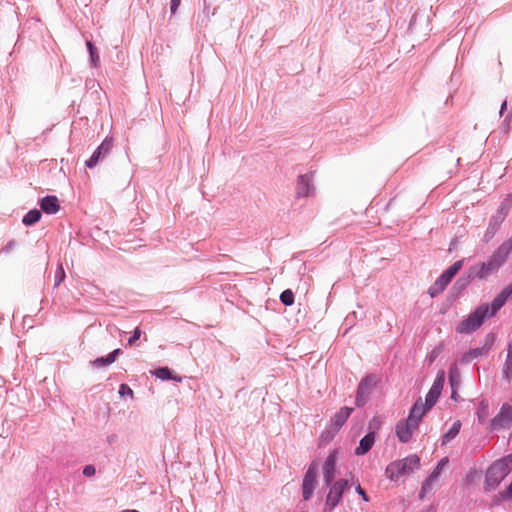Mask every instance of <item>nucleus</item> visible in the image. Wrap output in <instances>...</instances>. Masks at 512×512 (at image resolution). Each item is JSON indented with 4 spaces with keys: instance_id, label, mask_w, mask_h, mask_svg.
Instances as JSON below:
<instances>
[{
    "instance_id": "nucleus-27",
    "label": "nucleus",
    "mask_w": 512,
    "mask_h": 512,
    "mask_svg": "<svg viewBox=\"0 0 512 512\" xmlns=\"http://www.w3.org/2000/svg\"><path fill=\"white\" fill-rule=\"evenodd\" d=\"M154 375L161 380L172 379V372L167 367L158 368L155 370Z\"/></svg>"
},
{
    "instance_id": "nucleus-36",
    "label": "nucleus",
    "mask_w": 512,
    "mask_h": 512,
    "mask_svg": "<svg viewBox=\"0 0 512 512\" xmlns=\"http://www.w3.org/2000/svg\"><path fill=\"white\" fill-rule=\"evenodd\" d=\"M15 246L16 242L14 240H11L2 248V252L9 253L15 248Z\"/></svg>"
},
{
    "instance_id": "nucleus-26",
    "label": "nucleus",
    "mask_w": 512,
    "mask_h": 512,
    "mask_svg": "<svg viewBox=\"0 0 512 512\" xmlns=\"http://www.w3.org/2000/svg\"><path fill=\"white\" fill-rule=\"evenodd\" d=\"M280 301L285 306H290L294 303V294L290 289L283 291L280 295Z\"/></svg>"
},
{
    "instance_id": "nucleus-29",
    "label": "nucleus",
    "mask_w": 512,
    "mask_h": 512,
    "mask_svg": "<svg viewBox=\"0 0 512 512\" xmlns=\"http://www.w3.org/2000/svg\"><path fill=\"white\" fill-rule=\"evenodd\" d=\"M436 480H430V476L425 480V482L422 484L421 491L419 494L420 498H424L426 493H428L432 489V485Z\"/></svg>"
},
{
    "instance_id": "nucleus-11",
    "label": "nucleus",
    "mask_w": 512,
    "mask_h": 512,
    "mask_svg": "<svg viewBox=\"0 0 512 512\" xmlns=\"http://www.w3.org/2000/svg\"><path fill=\"white\" fill-rule=\"evenodd\" d=\"M317 465L315 463H312L303 479L302 483V491H303V498L304 500H309L314 492L315 485H316V478H317Z\"/></svg>"
},
{
    "instance_id": "nucleus-40",
    "label": "nucleus",
    "mask_w": 512,
    "mask_h": 512,
    "mask_svg": "<svg viewBox=\"0 0 512 512\" xmlns=\"http://www.w3.org/2000/svg\"><path fill=\"white\" fill-rule=\"evenodd\" d=\"M511 119H512V115L511 114H507L505 116V119H504L503 123H506V130L508 129V125H509V122L511 121Z\"/></svg>"
},
{
    "instance_id": "nucleus-28",
    "label": "nucleus",
    "mask_w": 512,
    "mask_h": 512,
    "mask_svg": "<svg viewBox=\"0 0 512 512\" xmlns=\"http://www.w3.org/2000/svg\"><path fill=\"white\" fill-rule=\"evenodd\" d=\"M65 271L63 267L60 265L55 271L54 275V287H58L65 279Z\"/></svg>"
},
{
    "instance_id": "nucleus-30",
    "label": "nucleus",
    "mask_w": 512,
    "mask_h": 512,
    "mask_svg": "<svg viewBox=\"0 0 512 512\" xmlns=\"http://www.w3.org/2000/svg\"><path fill=\"white\" fill-rule=\"evenodd\" d=\"M497 416H512V400L502 405L500 412L498 413Z\"/></svg>"
},
{
    "instance_id": "nucleus-23",
    "label": "nucleus",
    "mask_w": 512,
    "mask_h": 512,
    "mask_svg": "<svg viewBox=\"0 0 512 512\" xmlns=\"http://www.w3.org/2000/svg\"><path fill=\"white\" fill-rule=\"evenodd\" d=\"M512 425V418H492L490 426L492 429H500L510 427Z\"/></svg>"
},
{
    "instance_id": "nucleus-35",
    "label": "nucleus",
    "mask_w": 512,
    "mask_h": 512,
    "mask_svg": "<svg viewBox=\"0 0 512 512\" xmlns=\"http://www.w3.org/2000/svg\"><path fill=\"white\" fill-rule=\"evenodd\" d=\"M355 491L358 495L361 496V498L363 499V501L365 502H369L370 499L368 497V495L366 494V492L364 491V489L360 486V484H358L356 487H355Z\"/></svg>"
},
{
    "instance_id": "nucleus-31",
    "label": "nucleus",
    "mask_w": 512,
    "mask_h": 512,
    "mask_svg": "<svg viewBox=\"0 0 512 512\" xmlns=\"http://www.w3.org/2000/svg\"><path fill=\"white\" fill-rule=\"evenodd\" d=\"M489 413V405L485 401H481L476 416H486Z\"/></svg>"
},
{
    "instance_id": "nucleus-3",
    "label": "nucleus",
    "mask_w": 512,
    "mask_h": 512,
    "mask_svg": "<svg viewBox=\"0 0 512 512\" xmlns=\"http://www.w3.org/2000/svg\"><path fill=\"white\" fill-rule=\"evenodd\" d=\"M512 470V453L495 461L487 470L485 476L486 490L495 489Z\"/></svg>"
},
{
    "instance_id": "nucleus-39",
    "label": "nucleus",
    "mask_w": 512,
    "mask_h": 512,
    "mask_svg": "<svg viewBox=\"0 0 512 512\" xmlns=\"http://www.w3.org/2000/svg\"><path fill=\"white\" fill-rule=\"evenodd\" d=\"M506 109H507V101L504 100L500 107V112H499L500 116L504 115V112Z\"/></svg>"
},
{
    "instance_id": "nucleus-10",
    "label": "nucleus",
    "mask_w": 512,
    "mask_h": 512,
    "mask_svg": "<svg viewBox=\"0 0 512 512\" xmlns=\"http://www.w3.org/2000/svg\"><path fill=\"white\" fill-rule=\"evenodd\" d=\"M113 147L112 139L106 138L93 152L91 157L85 162L87 168H94L99 161L105 159L111 152Z\"/></svg>"
},
{
    "instance_id": "nucleus-25",
    "label": "nucleus",
    "mask_w": 512,
    "mask_h": 512,
    "mask_svg": "<svg viewBox=\"0 0 512 512\" xmlns=\"http://www.w3.org/2000/svg\"><path fill=\"white\" fill-rule=\"evenodd\" d=\"M447 463H448V458L441 459L438 462V464L435 467V469L429 475L430 476V480H437L439 478L443 468L447 465Z\"/></svg>"
},
{
    "instance_id": "nucleus-1",
    "label": "nucleus",
    "mask_w": 512,
    "mask_h": 512,
    "mask_svg": "<svg viewBox=\"0 0 512 512\" xmlns=\"http://www.w3.org/2000/svg\"><path fill=\"white\" fill-rule=\"evenodd\" d=\"M512 295V285L503 288L492 300L490 304L484 303L479 305L457 326L458 334H470L479 329L486 319L496 315V313L504 306L508 298Z\"/></svg>"
},
{
    "instance_id": "nucleus-24",
    "label": "nucleus",
    "mask_w": 512,
    "mask_h": 512,
    "mask_svg": "<svg viewBox=\"0 0 512 512\" xmlns=\"http://www.w3.org/2000/svg\"><path fill=\"white\" fill-rule=\"evenodd\" d=\"M472 279L474 278L471 276V273L468 270V274L466 276H461L457 279V281L454 284V288L457 289L458 291H462L470 284Z\"/></svg>"
},
{
    "instance_id": "nucleus-12",
    "label": "nucleus",
    "mask_w": 512,
    "mask_h": 512,
    "mask_svg": "<svg viewBox=\"0 0 512 512\" xmlns=\"http://www.w3.org/2000/svg\"><path fill=\"white\" fill-rule=\"evenodd\" d=\"M314 192L313 174L299 175L297 179L296 196L298 198L309 197L312 196Z\"/></svg>"
},
{
    "instance_id": "nucleus-33",
    "label": "nucleus",
    "mask_w": 512,
    "mask_h": 512,
    "mask_svg": "<svg viewBox=\"0 0 512 512\" xmlns=\"http://www.w3.org/2000/svg\"><path fill=\"white\" fill-rule=\"evenodd\" d=\"M119 394L121 397H132L133 391L127 384H121L119 387Z\"/></svg>"
},
{
    "instance_id": "nucleus-38",
    "label": "nucleus",
    "mask_w": 512,
    "mask_h": 512,
    "mask_svg": "<svg viewBox=\"0 0 512 512\" xmlns=\"http://www.w3.org/2000/svg\"><path fill=\"white\" fill-rule=\"evenodd\" d=\"M353 409L349 407H343L338 414L335 416H349L352 413Z\"/></svg>"
},
{
    "instance_id": "nucleus-15",
    "label": "nucleus",
    "mask_w": 512,
    "mask_h": 512,
    "mask_svg": "<svg viewBox=\"0 0 512 512\" xmlns=\"http://www.w3.org/2000/svg\"><path fill=\"white\" fill-rule=\"evenodd\" d=\"M345 418H336L330 421L329 425L326 426L325 430L321 433L319 442L321 445L329 443L340 428L344 425Z\"/></svg>"
},
{
    "instance_id": "nucleus-17",
    "label": "nucleus",
    "mask_w": 512,
    "mask_h": 512,
    "mask_svg": "<svg viewBox=\"0 0 512 512\" xmlns=\"http://www.w3.org/2000/svg\"><path fill=\"white\" fill-rule=\"evenodd\" d=\"M471 276L480 280L486 279L492 273L493 269L486 262L479 263L469 268Z\"/></svg>"
},
{
    "instance_id": "nucleus-20",
    "label": "nucleus",
    "mask_w": 512,
    "mask_h": 512,
    "mask_svg": "<svg viewBox=\"0 0 512 512\" xmlns=\"http://www.w3.org/2000/svg\"><path fill=\"white\" fill-rule=\"evenodd\" d=\"M461 426L462 424L459 420L455 421L452 424V426L448 429V431L444 433L442 438V445H446L451 440H453L459 434Z\"/></svg>"
},
{
    "instance_id": "nucleus-13",
    "label": "nucleus",
    "mask_w": 512,
    "mask_h": 512,
    "mask_svg": "<svg viewBox=\"0 0 512 512\" xmlns=\"http://www.w3.org/2000/svg\"><path fill=\"white\" fill-rule=\"evenodd\" d=\"M494 342V337L492 335H488L486 343L482 347H477L470 349L468 352L464 353L461 361L463 363H470L473 360L486 356Z\"/></svg>"
},
{
    "instance_id": "nucleus-14",
    "label": "nucleus",
    "mask_w": 512,
    "mask_h": 512,
    "mask_svg": "<svg viewBox=\"0 0 512 512\" xmlns=\"http://www.w3.org/2000/svg\"><path fill=\"white\" fill-rule=\"evenodd\" d=\"M337 451L330 452L323 465V478L326 485H330L336 476Z\"/></svg>"
},
{
    "instance_id": "nucleus-37",
    "label": "nucleus",
    "mask_w": 512,
    "mask_h": 512,
    "mask_svg": "<svg viewBox=\"0 0 512 512\" xmlns=\"http://www.w3.org/2000/svg\"><path fill=\"white\" fill-rule=\"evenodd\" d=\"M181 0H171L170 11L172 14H175L180 6Z\"/></svg>"
},
{
    "instance_id": "nucleus-6",
    "label": "nucleus",
    "mask_w": 512,
    "mask_h": 512,
    "mask_svg": "<svg viewBox=\"0 0 512 512\" xmlns=\"http://www.w3.org/2000/svg\"><path fill=\"white\" fill-rule=\"evenodd\" d=\"M421 418H403L395 426L397 438L402 443H407L418 430Z\"/></svg>"
},
{
    "instance_id": "nucleus-5",
    "label": "nucleus",
    "mask_w": 512,
    "mask_h": 512,
    "mask_svg": "<svg viewBox=\"0 0 512 512\" xmlns=\"http://www.w3.org/2000/svg\"><path fill=\"white\" fill-rule=\"evenodd\" d=\"M464 263V259L458 260L448 267L428 289L429 295L434 298L442 293L447 285L451 282L453 277L459 272Z\"/></svg>"
},
{
    "instance_id": "nucleus-18",
    "label": "nucleus",
    "mask_w": 512,
    "mask_h": 512,
    "mask_svg": "<svg viewBox=\"0 0 512 512\" xmlns=\"http://www.w3.org/2000/svg\"><path fill=\"white\" fill-rule=\"evenodd\" d=\"M375 443V434L370 432L365 435L359 442L358 447L355 449V454L358 456L366 454Z\"/></svg>"
},
{
    "instance_id": "nucleus-16",
    "label": "nucleus",
    "mask_w": 512,
    "mask_h": 512,
    "mask_svg": "<svg viewBox=\"0 0 512 512\" xmlns=\"http://www.w3.org/2000/svg\"><path fill=\"white\" fill-rule=\"evenodd\" d=\"M41 210L46 214H55L59 211L60 205L56 196H45L39 201Z\"/></svg>"
},
{
    "instance_id": "nucleus-4",
    "label": "nucleus",
    "mask_w": 512,
    "mask_h": 512,
    "mask_svg": "<svg viewBox=\"0 0 512 512\" xmlns=\"http://www.w3.org/2000/svg\"><path fill=\"white\" fill-rule=\"evenodd\" d=\"M419 468L420 458L413 454L391 462L385 469V475L389 480L397 481L401 476L409 475Z\"/></svg>"
},
{
    "instance_id": "nucleus-7",
    "label": "nucleus",
    "mask_w": 512,
    "mask_h": 512,
    "mask_svg": "<svg viewBox=\"0 0 512 512\" xmlns=\"http://www.w3.org/2000/svg\"><path fill=\"white\" fill-rule=\"evenodd\" d=\"M328 486L329 492L326 497L325 505L329 510H333L341 502L344 492L350 485L348 480L339 479Z\"/></svg>"
},
{
    "instance_id": "nucleus-22",
    "label": "nucleus",
    "mask_w": 512,
    "mask_h": 512,
    "mask_svg": "<svg viewBox=\"0 0 512 512\" xmlns=\"http://www.w3.org/2000/svg\"><path fill=\"white\" fill-rule=\"evenodd\" d=\"M41 218V212L37 209H32L26 213L22 219V222L26 226H32L37 223Z\"/></svg>"
},
{
    "instance_id": "nucleus-34",
    "label": "nucleus",
    "mask_w": 512,
    "mask_h": 512,
    "mask_svg": "<svg viewBox=\"0 0 512 512\" xmlns=\"http://www.w3.org/2000/svg\"><path fill=\"white\" fill-rule=\"evenodd\" d=\"M95 473H96V469L93 465H86L83 468V475L86 477H91V476L95 475Z\"/></svg>"
},
{
    "instance_id": "nucleus-8",
    "label": "nucleus",
    "mask_w": 512,
    "mask_h": 512,
    "mask_svg": "<svg viewBox=\"0 0 512 512\" xmlns=\"http://www.w3.org/2000/svg\"><path fill=\"white\" fill-rule=\"evenodd\" d=\"M512 251V238L503 242L486 262L494 272H497L507 261Z\"/></svg>"
},
{
    "instance_id": "nucleus-32",
    "label": "nucleus",
    "mask_w": 512,
    "mask_h": 512,
    "mask_svg": "<svg viewBox=\"0 0 512 512\" xmlns=\"http://www.w3.org/2000/svg\"><path fill=\"white\" fill-rule=\"evenodd\" d=\"M141 334H142V331L140 330V328H138V327L135 328L134 331L132 332L131 337L128 339V345L129 346L134 345L135 342L140 339Z\"/></svg>"
},
{
    "instance_id": "nucleus-21",
    "label": "nucleus",
    "mask_w": 512,
    "mask_h": 512,
    "mask_svg": "<svg viewBox=\"0 0 512 512\" xmlns=\"http://www.w3.org/2000/svg\"><path fill=\"white\" fill-rule=\"evenodd\" d=\"M86 47L89 52V60L92 67H98L100 63V57L98 53V49L94 46V44L87 40Z\"/></svg>"
},
{
    "instance_id": "nucleus-19",
    "label": "nucleus",
    "mask_w": 512,
    "mask_h": 512,
    "mask_svg": "<svg viewBox=\"0 0 512 512\" xmlns=\"http://www.w3.org/2000/svg\"><path fill=\"white\" fill-rule=\"evenodd\" d=\"M120 353H121L120 349H115L105 357L96 358L94 361H92V366L95 368H98V369L109 366L110 364H112L116 361L117 356Z\"/></svg>"
},
{
    "instance_id": "nucleus-2",
    "label": "nucleus",
    "mask_w": 512,
    "mask_h": 512,
    "mask_svg": "<svg viewBox=\"0 0 512 512\" xmlns=\"http://www.w3.org/2000/svg\"><path fill=\"white\" fill-rule=\"evenodd\" d=\"M445 382L444 371H439L430 390L426 394L425 401L419 398L410 410L408 416H425V414L436 404Z\"/></svg>"
},
{
    "instance_id": "nucleus-9",
    "label": "nucleus",
    "mask_w": 512,
    "mask_h": 512,
    "mask_svg": "<svg viewBox=\"0 0 512 512\" xmlns=\"http://www.w3.org/2000/svg\"><path fill=\"white\" fill-rule=\"evenodd\" d=\"M375 386H376L375 376L368 375L361 380V382L358 385L357 395H356V400H355V403L357 406H359V407L364 406L368 402L373 390L375 389Z\"/></svg>"
}]
</instances>
